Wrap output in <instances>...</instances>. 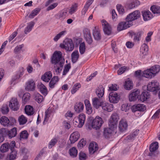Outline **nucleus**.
<instances>
[{"label": "nucleus", "instance_id": "774afa93", "mask_svg": "<svg viewBox=\"0 0 160 160\" xmlns=\"http://www.w3.org/2000/svg\"><path fill=\"white\" fill-rule=\"evenodd\" d=\"M79 157L80 160H85L86 158V154L82 152H80L79 153Z\"/></svg>", "mask_w": 160, "mask_h": 160}, {"label": "nucleus", "instance_id": "f704fd0d", "mask_svg": "<svg viewBox=\"0 0 160 160\" xmlns=\"http://www.w3.org/2000/svg\"><path fill=\"white\" fill-rule=\"evenodd\" d=\"M142 76L147 78H151L153 76V75L150 68L142 72Z\"/></svg>", "mask_w": 160, "mask_h": 160}, {"label": "nucleus", "instance_id": "5fc2aeb1", "mask_svg": "<svg viewBox=\"0 0 160 160\" xmlns=\"http://www.w3.org/2000/svg\"><path fill=\"white\" fill-rule=\"evenodd\" d=\"M81 87V85L80 83H78L75 84L73 86L71 91L72 94H74Z\"/></svg>", "mask_w": 160, "mask_h": 160}, {"label": "nucleus", "instance_id": "9b49d317", "mask_svg": "<svg viewBox=\"0 0 160 160\" xmlns=\"http://www.w3.org/2000/svg\"><path fill=\"white\" fill-rule=\"evenodd\" d=\"M101 23L104 33L108 35H110L112 32V28L111 26L104 20H102Z\"/></svg>", "mask_w": 160, "mask_h": 160}, {"label": "nucleus", "instance_id": "2eb2a0df", "mask_svg": "<svg viewBox=\"0 0 160 160\" xmlns=\"http://www.w3.org/2000/svg\"><path fill=\"white\" fill-rule=\"evenodd\" d=\"M146 108V106L142 104H135L132 106L131 109L132 112H134L137 111L143 112Z\"/></svg>", "mask_w": 160, "mask_h": 160}, {"label": "nucleus", "instance_id": "b1692460", "mask_svg": "<svg viewBox=\"0 0 160 160\" xmlns=\"http://www.w3.org/2000/svg\"><path fill=\"white\" fill-rule=\"evenodd\" d=\"M140 91L138 90H136L130 94L129 96V99L130 102L134 101L138 98Z\"/></svg>", "mask_w": 160, "mask_h": 160}, {"label": "nucleus", "instance_id": "052dcab7", "mask_svg": "<svg viewBox=\"0 0 160 160\" xmlns=\"http://www.w3.org/2000/svg\"><path fill=\"white\" fill-rule=\"evenodd\" d=\"M117 8L119 14H122L124 12V9L122 6L120 4L117 5Z\"/></svg>", "mask_w": 160, "mask_h": 160}, {"label": "nucleus", "instance_id": "8fccbe9b", "mask_svg": "<svg viewBox=\"0 0 160 160\" xmlns=\"http://www.w3.org/2000/svg\"><path fill=\"white\" fill-rule=\"evenodd\" d=\"M71 68V65L70 63L65 65L62 72V75H65L69 72Z\"/></svg>", "mask_w": 160, "mask_h": 160}, {"label": "nucleus", "instance_id": "e2e57ef3", "mask_svg": "<svg viewBox=\"0 0 160 160\" xmlns=\"http://www.w3.org/2000/svg\"><path fill=\"white\" fill-rule=\"evenodd\" d=\"M47 148H44L42 150L37 156L35 158L34 160H40L43 153H44V151Z\"/></svg>", "mask_w": 160, "mask_h": 160}, {"label": "nucleus", "instance_id": "bb28decb", "mask_svg": "<svg viewBox=\"0 0 160 160\" xmlns=\"http://www.w3.org/2000/svg\"><path fill=\"white\" fill-rule=\"evenodd\" d=\"M142 15L144 21H147L150 19L153 16L151 12L148 10L142 11Z\"/></svg>", "mask_w": 160, "mask_h": 160}, {"label": "nucleus", "instance_id": "7c9ffc66", "mask_svg": "<svg viewBox=\"0 0 160 160\" xmlns=\"http://www.w3.org/2000/svg\"><path fill=\"white\" fill-rule=\"evenodd\" d=\"M149 98V94L148 92H143L141 95L138 98V100L142 102L146 101Z\"/></svg>", "mask_w": 160, "mask_h": 160}, {"label": "nucleus", "instance_id": "69168bd1", "mask_svg": "<svg viewBox=\"0 0 160 160\" xmlns=\"http://www.w3.org/2000/svg\"><path fill=\"white\" fill-rule=\"evenodd\" d=\"M86 144V141L84 139H82L78 143V147L81 148L83 147Z\"/></svg>", "mask_w": 160, "mask_h": 160}, {"label": "nucleus", "instance_id": "603ef678", "mask_svg": "<svg viewBox=\"0 0 160 160\" xmlns=\"http://www.w3.org/2000/svg\"><path fill=\"white\" fill-rule=\"evenodd\" d=\"M79 50L81 54H82L84 53L86 50V46L85 43L84 42L81 43L79 45Z\"/></svg>", "mask_w": 160, "mask_h": 160}, {"label": "nucleus", "instance_id": "f3484780", "mask_svg": "<svg viewBox=\"0 0 160 160\" xmlns=\"http://www.w3.org/2000/svg\"><path fill=\"white\" fill-rule=\"evenodd\" d=\"M128 126V125L125 119H122L120 121L119 128L121 132H123L126 130Z\"/></svg>", "mask_w": 160, "mask_h": 160}, {"label": "nucleus", "instance_id": "3c124183", "mask_svg": "<svg viewBox=\"0 0 160 160\" xmlns=\"http://www.w3.org/2000/svg\"><path fill=\"white\" fill-rule=\"evenodd\" d=\"M18 121L20 125H23L26 123L27 119L23 115H21L18 118Z\"/></svg>", "mask_w": 160, "mask_h": 160}, {"label": "nucleus", "instance_id": "20e7f679", "mask_svg": "<svg viewBox=\"0 0 160 160\" xmlns=\"http://www.w3.org/2000/svg\"><path fill=\"white\" fill-rule=\"evenodd\" d=\"M52 63H59L62 61L65 62V60L62 56V53L61 51H56L53 53L52 57Z\"/></svg>", "mask_w": 160, "mask_h": 160}, {"label": "nucleus", "instance_id": "412c9836", "mask_svg": "<svg viewBox=\"0 0 160 160\" xmlns=\"http://www.w3.org/2000/svg\"><path fill=\"white\" fill-rule=\"evenodd\" d=\"M68 11L66 9H63L57 15V18L63 20L68 16Z\"/></svg>", "mask_w": 160, "mask_h": 160}, {"label": "nucleus", "instance_id": "6e6d98bb", "mask_svg": "<svg viewBox=\"0 0 160 160\" xmlns=\"http://www.w3.org/2000/svg\"><path fill=\"white\" fill-rule=\"evenodd\" d=\"M78 5L77 4H75L72 6L69 11V13L72 15L75 12L77 9Z\"/></svg>", "mask_w": 160, "mask_h": 160}, {"label": "nucleus", "instance_id": "1a4fd4ad", "mask_svg": "<svg viewBox=\"0 0 160 160\" xmlns=\"http://www.w3.org/2000/svg\"><path fill=\"white\" fill-rule=\"evenodd\" d=\"M159 83L155 80H153L148 84L147 89L149 91L154 92L159 89Z\"/></svg>", "mask_w": 160, "mask_h": 160}, {"label": "nucleus", "instance_id": "864d4df0", "mask_svg": "<svg viewBox=\"0 0 160 160\" xmlns=\"http://www.w3.org/2000/svg\"><path fill=\"white\" fill-rule=\"evenodd\" d=\"M59 80L58 77V76H54L51 80V88H53L54 85Z\"/></svg>", "mask_w": 160, "mask_h": 160}, {"label": "nucleus", "instance_id": "f8f14e48", "mask_svg": "<svg viewBox=\"0 0 160 160\" xmlns=\"http://www.w3.org/2000/svg\"><path fill=\"white\" fill-rule=\"evenodd\" d=\"M65 62L53 63V70L54 73L56 75L59 74L61 72Z\"/></svg>", "mask_w": 160, "mask_h": 160}, {"label": "nucleus", "instance_id": "5701e85b", "mask_svg": "<svg viewBox=\"0 0 160 160\" xmlns=\"http://www.w3.org/2000/svg\"><path fill=\"white\" fill-rule=\"evenodd\" d=\"M98 145L95 142H93L90 144L89 150L90 154H93L98 150Z\"/></svg>", "mask_w": 160, "mask_h": 160}, {"label": "nucleus", "instance_id": "2f4dec72", "mask_svg": "<svg viewBox=\"0 0 160 160\" xmlns=\"http://www.w3.org/2000/svg\"><path fill=\"white\" fill-rule=\"evenodd\" d=\"M24 110L25 113L28 116L32 115L34 113L33 107L30 105L26 106Z\"/></svg>", "mask_w": 160, "mask_h": 160}, {"label": "nucleus", "instance_id": "ea45409f", "mask_svg": "<svg viewBox=\"0 0 160 160\" xmlns=\"http://www.w3.org/2000/svg\"><path fill=\"white\" fill-rule=\"evenodd\" d=\"M151 70L154 76L160 71V66L159 65H155L152 67L151 68Z\"/></svg>", "mask_w": 160, "mask_h": 160}, {"label": "nucleus", "instance_id": "a19ab883", "mask_svg": "<svg viewBox=\"0 0 160 160\" xmlns=\"http://www.w3.org/2000/svg\"><path fill=\"white\" fill-rule=\"evenodd\" d=\"M31 98V95L29 93L27 92L25 93L22 97V103L25 104L29 101Z\"/></svg>", "mask_w": 160, "mask_h": 160}, {"label": "nucleus", "instance_id": "4d7b16f0", "mask_svg": "<svg viewBox=\"0 0 160 160\" xmlns=\"http://www.w3.org/2000/svg\"><path fill=\"white\" fill-rule=\"evenodd\" d=\"M40 9L39 8H36L32 11V13L30 14L29 17L30 18H33L36 16L40 12Z\"/></svg>", "mask_w": 160, "mask_h": 160}, {"label": "nucleus", "instance_id": "dca6fc26", "mask_svg": "<svg viewBox=\"0 0 160 160\" xmlns=\"http://www.w3.org/2000/svg\"><path fill=\"white\" fill-rule=\"evenodd\" d=\"M35 87V82L33 80L30 79L26 83L25 89L28 91H33L34 90Z\"/></svg>", "mask_w": 160, "mask_h": 160}, {"label": "nucleus", "instance_id": "49530a36", "mask_svg": "<svg viewBox=\"0 0 160 160\" xmlns=\"http://www.w3.org/2000/svg\"><path fill=\"white\" fill-rule=\"evenodd\" d=\"M70 155L72 157H75L78 154V150L75 148L73 147L69 150Z\"/></svg>", "mask_w": 160, "mask_h": 160}, {"label": "nucleus", "instance_id": "f03ea898", "mask_svg": "<svg viewBox=\"0 0 160 160\" xmlns=\"http://www.w3.org/2000/svg\"><path fill=\"white\" fill-rule=\"evenodd\" d=\"M86 119V116L83 113H81L78 117L74 118L73 123L76 127L80 128L84 125Z\"/></svg>", "mask_w": 160, "mask_h": 160}, {"label": "nucleus", "instance_id": "c85d7f7f", "mask_svg": "<svg viewBox=\"0 0 160 160\" xmlns=\"http://www.w3.org/2000/svg\"><path fill=\"white\" fill-rule=\"evenodd\" d=\"M101 102L100 100L97 98H94L92 99V104L93 106L96 108L98 109L101 106L102 102Z\"/></svg>", "mask_w": 160, "mask_h": 160}, {"label": "nucleus", "instance_id": "a18cd8bd", "mask_svg": "<svg viewBox=\"0 0 160 160\" xmlns=\"http://www.w3.org/2000/svg\"><path fill=\"white\" fill-rule=\"evenodd\" d=\"M41 79L44 82H48L50 80V71H48L44 73L42 76Z\"/></svg>", "mask_w": 160, "mask_h": 160}, {"label": "nucleus", "instance_id": "c756f323", "mask_svg": "<svg viewBox=\"0 0 160 160\" xmlns=\"http://www.w3.org/2000/svg\"><path fill=\"white\" fill-rule=\"evenodd\" d=\"M84 108V105L83 103L81 102L76 103L74 105V109L75 111L79 113L82 112Z\"/></svg>", "mask_w": 160, "mask_h": 160}, {"label": "nucleus", "instance_id": "37998d69", "mask_svg": "<svg viewBox=\"0 0 160 160\" xmlns=\"http://www.w3.org/2000/svg\"><path fill=\"white\" fill-rule=\"evenodd\" d=\"M158 148V143L157 142H155L152 143L149 148V150L151 152H153L157 150Z\"/></svg>", "mask_w": 160, "mask_h": 160}, {"label": "nucleus", "instance_id": "c9c22d12", "mask_svg": "<svg viewBox=\"0 0 160 160\" xmlns=\"http://www.w3.org/2000/svg\"><path fill=\"white\" fill-rule=\"evenodd\" d=\"M34 99L38 103H40L43 100V97L38 93H35Z\"/></svg>", "mask_w": 160, "mask_h": 160}, {"label": "nucleus", "instance_id": "de8ad7c7", "mask_svg": "<svg viewBox=\"0 0 160 160\" xmlns=\"http://www.w3.org/2000/svg\"><path fill=\"white\" fill-rule=\"evenodd\" d=\"M49 108L50 107H49L45 112L44 120L43 122V124H45L47 123L49 117L50 116V111L49 110Z\"/></svg>", "mask_w": 160, "mask_h": 160}, {"label": "nucleus", "instance_id": "4c0bfd02", "mask_svg": "<svg viewBox=\"0 0 160 160\" xmlns=\"http://www.w3.org/2000/svg\"><path fill=\"white\" fill-rule=\"evenodd\" d=\"M79 56V54L78 50L73 52L72 54V61L73 63H75L78 60Z\"/></svg>", "mask_w": 160, "mask_h": 160}, {"label": "nucleus", "instance_id": "58836bf2", "mask_svg": "<svg viewBox=\"0 0 160 160\" xmlns=\"http://www.w3.org/2000/svg\"><path fill=\"white\" fill-rule=\"evenodd\" d=\"M124 88L127 90H130L133 88V83L132 81L128 79L125 81L124 83Z\"/></svg>", "mask_w": 160, "mask_h": 160}, {"label": "nucleus", "instance_id": "423d86ee", "mask_svg": "<svg viewBox=\"0 0 160 160\" xmlns=\"http://www.w3.org/2000/svg\"><path fill=\"white\" fill-rule=\"evenodd\" d=\"M16 146L15 142L13 141L10 143L7 142L3 144L0 147V149L2 152H8L9 149L12 150Z\"/></svg>", "mask_w": 160, "mask_h": 160}, {"label": "nucleus", "instance_id": "6e6552de", "mask_svg": "<svg viewBox=\"0 0 160 160\" xmlns=\"http://www.w3.org/2000/svg\"><path fill=\"white\" fill-rule=\"evenodd\" d=\"M132 25V23L126 20V21H122L119 23L117 26V30L118 31H121L129 28Z\"/></svg>", "mask_w": 160, "mask_h": 160}, {"label": "nucleus", "instance_id": "a211bd4d", "mask_svg": "<svg viewBox=\"0 0 160 160\" xmlns=\"http://www.w3.org/2000/svg\"><path fill=\"white\" fill-rule=\"evenodd\" d=\"M102 109L104 111L111 112L113 110V105L108 102H103L101 105Z\"/></svg>", "mask_w": 160, "mask_h": 160}, {"label": "nucleus", "instance_id": "4be33fe9", "mask_svg": "<svg viewBox=\"0 0 160 160\" xmlns=\"http://www.w3.org/2000/svg\"><path fill=\"white\" fill-rule=\"evenodd\" d=\"M130 34L132 36H134L133 38L135 42H138L140 41V37L143 33L142 31H139L137 33H135L132 31L129 32Z\"/></svg>", "mask_w": 160, "mask_h": 160}, {"label": "nucleus", "instance_id": "13d9d810", "mask_svg": "<svg viewBox=\"0 0 160 160\" xmlns=\"http://www.w3.org/2000/svg\"><path fill=\"white\" fill-rule=\"evenodd\" d=\"M24 47V45L22 44L17 46L15 47L14 50V52L16 53H19L20 52L22 48Z\"/></svg>", "mask_w": 160, "mask_h": 160}, {"label": "nucleus", "instance_id": "473e14b6", "mask_svg": "<svg viewBox=\"0 0 160 160\" xmlns=\"http://www.w3.org/2000/svg\"><path fill=\"white\" fill-rule=\"evenodd\" d=\"M96 93L99 98L102 97L104 94V88L102 85L99 86L96 90Z\"/></svg>", "mask_w": 160, "mask_h": 160}, {"label": "nucleus", "instance_id": "0eeeda50", "mask_svg": "<svg viewBox=\"0 0 160 160\" xmlns=\"http://www.w3.org/2000/svg\"><path fill=\"white\" fill-rule=\"evenodd\" d=\"M103 123L102 118L99 116H97L93 120L92 123V127L96 130L99 129Z\"/></svg>", "mask_w": 160, "mask_h": 160}, {"label": "nucleus", "instance_id": "ddd939ff", "mask_svg": "<svg viewBox=\"0 0 160 160\" xmlns=\"http://www.w3.org/2000/svg\"><path fill=\"white\" fill-rule=\"evenodd\" d=\"M120 96L115 92H110L109 95V100L112 103H117L120 99Z\"/></svg>", "mask_w": 160, "mask_h": 160}, {"label": "nucleus", "instance_id": "e433bc0d", "mask_svg": "<svg viewBox=\"0 0 160 160\" xmlns=\"http://www.w3.org/2000/svg\"><path fill=\"white\" fill-rule=\"evenodd\" d=\"M35 23L33 21H31L28 23L27 27L24 30V32L25 34H27L29 32L32 30L34 25Z\"/></svg>", "mask_w": 160, "mask_h": 160}, {"label": "nucleus", "instance_id": "4468645a", "mask_svg": "<svg viewBox=\"0 0 160 160\" xmlns=\"http://www.w3.org/2000/svg\"><path fill=\"white\" fill-rule=\"evenodd\" d=\"M9 107L13 111H17L19 108L18 102L16 98H12L9 102Z\"/></svg>", "mask_w": 160, "mask_h": 160}, {"label": "nucleus", "instance_id": "a878e982", "mask_svg": "<svg viewBox=\"0 0 160 160\" xmlns=\"http://www.w3.org/2000/svg\"><path fill=\"white\" fill-rule=\"evenodd\" d=\"M0 123L4 126H8L12 125L8 118L2 116L0 119Z\"/></svg>", "mask_w": 160, "mask_h": 160}, {"label": "nucleus", "instance_id": "bf43d9fd", "mask_svg": "<svg viewBox=\"0 0 160 160\" xmlns=\"http://www.w3.org/2000/svg\"><path fill=\"white\" fill-rule=\"evenodd\" d=\"M66 31H63L61 32L55 37L53 39L55 41H57L61 37L64 35Z\"/></svg>", "mask_w": 160, "mask_h": 160}, {"label": "nucleus", "instance_id": "aec40b11", "mask_svg": "<svg viewBox=\"0 0 160 160\" xmlns=\"http://www.w3.org/2000/svg\"><path fill=\"white\" fill-rule=\"evenodd\" d=\"M66 50L71 51L74 49V45L73 41L71 39H68L65 41Z\"/></svg>", "mask_w": 160, "mask_h": 160}, {"label": "nucleus", "instance_id": "338daca9", "mask_svg": "<svg viewBox=\"0 0 160 160\" xmlns=\"http://www.w3.org/2000/svg\"><path fill=\"white\" fill-rule=\"evenodd\" d=\"M84 37H87L89 36V35H91L90 30L88 28H85L83 31Z\"/></svg>", "mask_w": 160, "mask_h": 160}, {"label": "nucleus", "instance_id": "09e8293b", "mask_svg": "<svg viewBox=\"0 0 160 160\" xmlns=\"http://www.w3.org/2000/svg\"><path fill=\"white\" fill-rule=\"evenodd\" d=\"M28 133L26 130L22 131L20 134V139L22 140V139H26L28 138Z\"/></svg>", "mask_w": 160, "mask_h": 160}, {"label": "nucleus", "instance_id": "0e129e2a", "mask_svg": "<svg viewBox=\"0 0 160 160\" xmlns=\"http://www.w3.org/2000/svg\"><path fill=\"white\" fill-rule=\"evenodd\" d=\"M58 140V137H55L51 140V147L54 146L57 143Z\"/></svg>", "mask_w": 160, "mask_h": 160}, {"label": "nucleus", "instance_id": "39448f33", "mask_svg": "<svg viewBox=\"0 0 160 160\" xmlns=\"http://www.w3.org/2000/svg\"><path fill=\"white\" fill-rule=\"evenodd\" d=\"M24 69L23 68H20L19 70L18 71L16 74L13 76L10 82L11 86H13L14 85L18 83L19 79L23 75Z\"/></svg>", "mask_w": 160, "mask_h": 160}, {"label": "nucleus", "instance_id": "72a5a7b5", "mask_svg": "<svg viewBox=\"0 0 160 160\" xmlns=\"http://www.w3.org/2000/svg\"><path fill=\"white\" fill-rule=\"evenodd\" d=\"M38 87L40 92L44 95H46L47 94V90L46 87L41 82L39 83Z\"/></svg>", "mask_w": 160, "mask_h": 160}, {"label": "nucleus", "instance_id": "680f3d73", "mask_svg": "<svg viewBox=\"0 0 160 160\" xmlns=\"http://www.w3.org/2000/svg\"><path fill=\"white\" fill-rule=\"evenodd\" d=\"M127 69H128L127 68L126 66L122 67L117 71V73L119 75H121L127 70Z\"/></svg>", "mask_w": 160, "mask_h": 160}, {"label": "nucleus", "instance_id": "393cba45", "mask_svg": "<svg viewBox=\"0 0 160 160\" xmlns=\"http://www.w3.org/2000/svg\"><path fill=\"white\" fill-rule=\"evenodd\" d=\"M79 133L78 132H75L70 135L69 139L71 143H73L77 141L79 138Z\"/></svg>", "mask_w": 160, "mask_h": 160}, {"label": "nucleus", "instance_id": "7ed1b4c3", "mask_svg": "<svg viewBox=\"0 0 160 160\" xmlns=\"http://www.w3.org/2000/svg\"><path fill=\"white\" fill-rule=\"evenodd\" d=\"M17 134V130L16 128H13L10 130H8L3 128L0 129V135H4V136L8 135L10 138L15 137Z\"/></svg>", "mask_w": 160, "mask_h": 160}, {"label": "nucleus", "instance_id": "cd10ccee", "mask_svg": "<svg viewBox=\"0 0 160 160\" xmlns=\"http://www.w3.org/2000/svg\"><path fill=\"white\" fill-rule=\"evenodd\" d=\"M93 35L95 40H99L101 38V35L99 29L96 27H95L93 31Z\"/></svg>", "mask_w": 160, "mask_h": 160}, {"label": "nucleus", "instance_id": "c03bdc74", "mask_svg": "<svg viewBox=\"0 0 160 160\" xmlns=\"http://www.w3.org/2000/svg\"><path fill=\"white\" fill-rule=\"evenodd\" d=\"M17 151L16 150H11V152L9 155V160H15L17 158Z\"/></svg>", "mask_w": 160, "mask_h": 160}, {"label": "nucleus", "instance_id": "9d476101", "mask_svg": "<svg viewBox=\"0 0 160 160\" xmlns=\"http://www.w3.org/2000/svg\"><path fill=\"white\" fill-rule=\"evenodd\" d=\"M140 13L138 11H135L132 13H130L126 18L127 20H128L130 23L135 20L138 18L140 16Z\"/></svg>", "mask_w": 160, "mask_h": 160}, {"label": "nucleus", "instance_id": "6ab92c4d", "mask_svg": "<svg viewBox=\"0 0 160 160\" xmlns=\"http://www.w3.org/2000/svg\"><path fill=\"white\" fill-rule=\"evenodd\" d=\"M148 50V46L146 44H143L140 50V55L142 58H144V56L147 54Z\"/></svg>", "mask_w": 160, "mask_h": 160}, {"label": "nucleus", "instance_id": "79ce46f5", "mask_svg": "<svg viewBox=\"0 0 160 160\" xmlns=\"http://www.w3.org/2000/svg\"><path fill=\"white\" fill-rule=\"evenodd\" d=\"M150 10L154 14L158 15L160 14V7L159 6L153 5L151 7Z\"/></svg>", "mask_w": 160, "mask_h": 160}, {"label": "nucleus", "instance_id": "f257e3e1", "mask_svg": "<svg viewBox=\"0 0 160 160\" xmlns=\"http://www.w3.org/2000/svg\"><path fill=\"white\" fill-rule=\"evenodd\" d=\"M119 117L116 113L112 114L109 119V127L104 129L103 135L105 138H108L116 133L118 122Z\"/></svg>", "mask_w": 160, "mask_h": 160}]
</instances>
